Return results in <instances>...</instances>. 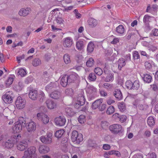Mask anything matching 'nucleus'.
Returning <instances> with one entry per match:
<instances>
[{
    "label": "nucleus",
    "instance_id": "54",
    "mask_svg": "<svg viewBox=\"0 0 158 158\" xmlns=\"http://www.w3.org/2000/svg\"><path fill=\"white\" fill-rule=\"evenodd\" d=\"M23 87V83L22 82L20 81L19 82L18 85L16 86L17 90L18 91L21 90Z\"/></svg>",
    "mask_w": 158,
    "mask_h": 158
},
{
    "label": "nucleus",
    "instance_id": "37",
    "mask_svg": "<svg viewBox=\"0 0 158 158\" xmlns=\"http://www.w3.org/2000/svg\"><path fill=\"white\" fill-rule=\"evenodd\" d=\"M115 111L114 108L112 106H109L107 108L106 111V113L109 115H110L113 114Z\"/></svg>",
    "mask_w": 158,
    "mask_h": 158
},
{
    "label": "nucleus",
    "instance_id": "41",
    "mask_svg": "<svg viewBox=\"0 0 158 158\" xmlns=\"http://www.w3.org/2000/svg\"><path fill=\"white\" fill-rule=\"evenodd\" d=\"M55 21L57 24L60 25L63 24L64 22L63 19L60 16L57 17L56 18Z\"/></svg>",
    "mask_w": 158,
    "mask_h": 158
},
{
    "label": "nucleus",
    "instance_id": "63",
    "mask_svg": "<svg viewBox=\"0 0 158 158\" xmlns=\"http://www.w3.org/2000/svg\"><path fill=\"white\" fill-rule=\"evenodd\" d=\"M143 155L141 154H136L134 155L132 158H143Z\"/></svg>",
    "mask_w": 158,
    "mask_h": 158
},
{
    "label": "nucleus",
    "instance_id": "12",
    "mask_svg": "<svg viewBox=\"0 0 158 158\" xmlns=\"http://www.w3.org/2000/svg\"><path fill=\"white\" fill-rule=\"evenodd\" d=\"M133 105L138 107L139 109L141 110H144L147 109L148 108V106L145 104H142L140 101L138 100H136L133 102Z\"/></svg>",
    "mask_w": 158,
    "mask_h": 158
},
{
    "label": "nucleus",
    "instance_id": "14",
    "mask_svg": "<svg viewBox=\"0 0 158 158\" xmlns=\"http://www.w3.org/2000/svg\"><path fill=\"white\" fill-rule=\"evenodd\" d=\"M46 103L47 107L49 109H54L57 107L56 103L51 100L48 99L46 101Z\"/></svg>",
    "mask_w": 158,
    "mask_h": 158
},
{
    "label": "nucleus",
    "instance_id": "20",
    "mask_svg": "<svg viewBox=\"0 0 158 158\" xmlns=\"http://www.w3.org/2000/svg\"><path fill=\"white\" fill-rule=\"evenodd\" d=\"M37 91L36 90H30L29 93V97L32 100H35L37 98Z\"/></svg>",
    "mask_w": 158,
    "mask_h": 158
},
{
    "label": "nucleus",
    "instance_id": "18",
    "mask_svg": "<svg viewBox=\"0 0 158 158\" xmlns=\"http://www.w3.org/2000/svg\"><path fill=\"white\" fill-rule=\"evenodd\" d=\"M39 151L41 154H46L49 151L50 148L47 146L41 145L39 147Z\"/></svg>",
    "mask_w": 158,
    "mask_h": 158
},
{
    "label": "nucleus",
    "instance_id": "64",
    "mask_svg": "<svg viewBox=\"0 0 158 158\" xmlns=\"http://www.w3.org/2000/svg\"><path fill=\"white\" fill-rule=\"evenodd\" d=\"M147 158H157L155 152H152Z\"/></svg>",
    "mask_w": 158,
    "mask_h": 158
},
{
    "label": "nucleus",
    "instance_id": "29",
    "mask_svg": "<svg viewBox=\"0 0 158 158\" xmlns=\"http://www.w3.org/2000/svg\"><path fill=\"white\" fill-rule=\"evenodd\" d=\"M14 77V76H11L8 78L6 81V84L7 87L12 84L13 81Z\"/></svg>",
    "mask_w": 158,
    "mask_h": 158
},
{
    "label": "nucleus",
    "instance_id": "17",
    "mask_svg": "<svg viewBox=\"0 0 158 158\" xmlns=\"http://www.w3.org/2000/svg\"><path fill=\"white\" fill-rule=\"evenodd\" d=\"M114 96L118 100H121L123 98L121 90L119 89H116L113 93Z\"/></svg>",
    "mask_w": 158,
    "mask_h": 158
},
{
    "label": "nucleus",
    "instance_id": "40",
    "mask_svg": "<svg viewBox=\"0 0 158 158\" xmlns=\"http://www.w3.org/2000/svg\"><path fill=\"white\" fill-rule=\"evenodd\" d=\"M69 0H64L63 2V6L65 10H69Z\"/></svg>",
    "mask_w": 158,
    "mask_h": 158
},
{
    "label": "nucleus",
    "instance_id": "19",
    "mask_svg": "<svg viewBox=\"0 0 158 158\" xmlns=\"http://www.w3.org/2000/svg\"><path fill=\"white\" fill-rule=\"evenodd\" d=\"M116 31L119 35H123L125 32V29L122 25H119L116 28Z\"/></svg>",
    "mask_w": 158,
    "mask_h": 158
},
{
    "label": "nucleus",
    "instance_id": "32",
    "mask_svg": "<svg viewBox=\"0 0 158 158\" xmlns=\"http://www.w3.org/2000/svg\"><path fill=\"white\" fill-rule=\"evenodd\" d=\"M4 145L6 148H10L14 146V143L11 140L8 139L5 143Z\"/></svg>",
    "mask_w": 158,
    "mask_h": 158
},
{
    "label": "nucleus",
    "instance_id": "42",
    "mask_svg": "<svg viewBox=\"0 0 158 158\" xmlns=\"http://www.w3.org/2000/svg\"><path fill=\"white\" fill-rule=\"evenodd\" d=\"M88 78L90 81H94L96 80V77L94 73H92L89 74Z\"/></svg>",
    "mask_w": 158,
    "mask_h": 158
},
{
    "label": "nucleus",
    "instance_id": "3",
    "mask_svg": "<svg viewBox=\"0 0 158 158\" xmlns=\"http://www.w3.org/2000/svg\"><path fill=\"white\" fill-rule=\"evenodd\" d=\"M25 123V121L23 117H20L18 121L15 122L12 129L14 133H19L22 130L23 127Z\"/></svg>",
    "mask_w": 158,
    "mask_h": 158
},
{
    "label": "nucleus",
    "instance_id": "22",
    "mask_svg": "<svg viewBox=\"0 0 158 158\" xmlns=\"http://www.w3.org/2000/svg\"><path fill=\"white\" fill-rule=\"evenodd\" d=\"M79 78L78 76L75 73H72L70 74V83L76 82Z\"/></svg>",
    "mask_w": 158,
    "mask_h": 158
},
{
    "label": "nucleus",
    "instance_id": "44",
    "mask_svg": "<svg viewBox=\"0 0 158 158\" xmlns=\"http://www.w3.org/2000/svg\"><path fill=\"white\" fill-rule=\"evenodd\" d=\"M114 79V74H110L106 77L105 81L108 82L110 81H112Z\"/></svg>",
    "mask_w": 158,
    "mask_h": 158
},
{
    "label": "nucleus",
    "instance_id": "7",
    "mask_svg": "<svg viewBox=\"0 0 158 158\" xmlns=\"http://www.w3.org/2000/svg\"><path fill=\"white\" fill-rule=\"evenodd\" d=\"M52 134L51 132L47 133L46 135H42L40 139L41 141L45 144H50L52 142Z\"/></svg>",
    "mask_w": 158,
    "mask_h": 158
},
{
    "label": "nucleus",
    "instance_id": "60",
    "mask_svg": "<svg viewBox=\"0 0 158 158\" xmlns=\"http://www.w3.org/2000/svg\"><path fill=\"white\" fill-rule=\"evenodd\" d=\"M151 135V131L149 130H146L144 132V135L146 137H149Z\"/></svg>",
    "mask_w": 158,
    "mask_h": 158
},
{
    "label": "nucleus",
    "instance_id": "21",
    "mask_svg": "<svg viewBox=\"0 0 158 158\" xmlns=\"http://www.w3.org/2000/svg\"><path fill=\"white\" fill-rule=\"evenodd\" d=\"M103 99L102 98L98 99L95 100L93 103L92 105V108L93 109H96L98 108L99 106L100 105L101 103L102 102Z\"/></svg>",
    "mask_w": 158,
    "mask_h": 158
},
{
    "label": "nucleus",
    "instance_id": "26",
    "mask_svg": "<svg viewBox=\"0 0 158 158\" xmlns=\"http://www.w3.org/2000/svg\"><path fill=\"white\" fill-rule=\"evenodd\" d=\"M68 76L66 75H64L62 77L60 82L61 85L63 87L66 86L68 84Z\"/></svg>",
    "mask_w": 158,
    "mask_h": 158
},
{
    "label": "nucleus",
    "instance_id": "4",
    "mask_svg": "<svg viewBox=\"0 0 158 158\" xmlns=\"http://www.w3.org/2000/svg\"><path fill=\"white\" fill-rule=\"evenodd\" d=\"M14 97L13 92L11 91H9L2 95V99L5 104H9L13 102Z\"/></svg>",
    "mask_w": 158,
    "mask_h": 158
},
{
    "label": "nucleus",
    "instance_id": "16",
    "mask_svg": "<svg viewBox=\"0 0 158 158\" xmlns=\"http://www.w3.org/2000/svg\"><path fill=\"white\" fill-rule=\"evenodd\" d=\"M50 97L51 98L55 99H60L61 98V93L57 90H55L50 94Z\"/></svg>",
    "mask_w": 158,
    "mask_h": 158
},
{
    "label": "nucleus",
    "instance_id": "33",
    "mask_svg": "<svg viewBox=\"0 0 158 158\" xmlns=\"http://www.w3.org/2000/svg\"><path fill=\"white\" fill-rule=\"evenodd\" d=\"M64 131L63 129H60L57 131L55 133V135L56 137L58 138H60L64 133Z\"/></svg>",
    "mask_w": 158,
    "mask_h": 158
},
{
    "label": "nucleus",
    "instance_id": "52",
    "mask_svg": "<svg viewBox=\"0 0 158 158\" xmlns=\"http://www.w3.org/2000/svg\"><path fill=\"white\" fill-rule=\"evenodd\" d=\"M64 60L65 64H68L69 63V56L68 54H65L64 55Z\"/></svg>",
    "mask_w": 158,
    "mask_h": 158
},
{
    "label": "nucleus",
    "instance_id": "39",
    "mask_svg": "<svg viewBox=\"0 0 158 158\" xmlns=\"http://www.w3.org/2000/svg\"><path fill=\"white\" fill-rule=\"evenodd\" d=\"M106 152L109 155L114 154L118 157H119L121 156L120 152L117 151L112 150L109 152Z\"/></svg>",
    "mask_w": 158,
    "mask_h": 158
},
{
    "label": "nucleus",
    "instance_id": "1",
    "mask_svg": "<svg viewBox=\"0 0 158 158\" xmlns=\"http://www.w3.org/2000/svg\"><path fill=\"white\" fill-rule=\"evenodd\" d=\"M21 136L20 134L15 136L14 139L16 140V147L17 149L21 151H23L26 149L28 147V142L25 140L19 141Z\"/></svg>",
    "mask_w": 158,
    "mask_h": 158
},
{
    "label": "nucleus",
    "instance_id": "48",
    "mask_svg": "<svg viewBox=\"0 0 158 158\" xmlns=\"http://www.w3.org/2000/svg\"><path fill=\"white\" fill-rule=\"evenodd\" d=\"M113 86V84H110L107 83H105L103 85V87L107 90L112 89Z\"/></svg>",
    "mask_w": 158,
    "mask_h": 158
},
{
    "label": "nucleus",
    "instance_id": "9",
    "mask_svg": "<svg viewBox=\"0 0 158 158\" xmlns=\"http://www.w3.org/2000/svg\"><path fill=\"white\" fill-rule=\"evenodd\" d=\"M109 129L112 133L116 134L121 131L122 127L121 125L118 124H114L110 125Z\"/></svg>",
    "mask_w": 158,
    "mask_h": 158
},
{
    "label": "nucleus",
    "instance_id": "6",
    "mask_svg": "<svg viewBox=\"0 0 158 158\" xmlns=\"http://www.w3.org/2000/svg\"><path fill=\"white\" fill-rule=\"evenodd\" d=\"M71 139L73 142L79 144L83 141V135L81 133L79 134L77 131H73L72 133Z\"/></svg>",
    "mask_w": 158,
    "mask_h": 158
},
{
    "label": "nucleus",
    "instance_id": "61",
    "mask_svg": "<svg viewBox=\"0 0 158 158\" xmlns=\"http://www.w3.org/2000/svg\"><path fill=\"white\" fill-rule=\"evenodd\" d=\"M152 34L155 36H158V29L156 28L153 29L152 31Z\"/></svg>",
    "mask_w": 158,
    "mask_h": 158
},
{
    "label": "nucleus",
    "instance_id": "34",
    "mask_svg": "<svg viewBox=\"0 0 158 158\" xmlns=\"http://www.w3.org/2000/svg\"><path fill=\"white\" fill-rule=\"evenodd\" d=\"M147 123L150 126L154 125L155 123L154 118L152 116L149 117L148 118Z\"/></svg>",
    "mask_w": 158,
    "mask_h": 158
},
{
    "label": "nucleus",
    "instance_id": "36",
    "mask_svg": "<svg viewBox=\"0 0 158 158\" xmlns=\"http://www.w3.org/2000/svg\"><path fill=\"white\" fill-rule=\"evenodd\" d=\"M94 47V46L93 43H89L87 46V50L89 52H91L93 51Z\"/></svg>",
    "mask_w": 158,
    "mask_h": 158
},
{
    "label": "nucleus",
    "instance_id": "56",
    "mask_svg": "<svg viewBox=\"0 0 158 158\" xmlns=\"http://www.w3.org/2000/svg\"><path fill=\"white\" fill-rule=\"evenodd\" d=\"M145 66L146 69L149 70L151 68L152 64L149 61H147L145 63Z\"/></svg>",
    "mask_w": 158,
    "mask_h": 158
},
{
    "label": "nucleus",
    "instance_id": "11",
    "mask_svg": "<svg viewBox=\"0 0 158 158\" xmlns=\"http://www.w3.org/2000/svg\"><path fill=\"white\" fill-rule=\"evenodd\" d=\"M55 122L56 126L61 127L64 126L65 125L66 120L64 117L60 116L55 118Z\"/></svg>",
    "mask_w": 158,
    "mask_h": 158
},
{
    "label": "nucleus",
    "instance_id": "49",
    "mask_svg": "<svg viewBox=\"0 0 158 158\" xmlns=\"http://www.w3.org/2000/svg\"><path fill=\"white\" fill-rule=\"evenodd\" d=\"M78 120L80 123H84L85 120V116L84 115H80L78 118Z\"/></svg>",
    "mask_w": 158,
    "mask_h": 158
},
{
    "label": "nucleus",
    "instance_id": "23",
    "mask_svg": "<svg viewBox=\"0 0 158 158\" xmlns=\"http://www.w3.org/2000/svg\"><path fill=\"white\" fill-rule=\"evenodd\" d=\"M30 11L31 10L29 8H22L19 10V14L20 16H25L30 13Z\"/></svg>",
    "mask_w": 158,
    "mask_h": 158
},
{
    "label": "nucleus",
    "instance_id": "31",
    "mask_svg": "<svg viewBox=\"0 0 158 158\" xmlns=\"http://www.w3.org/2000/svg\"><path fill=\"white\" fill-rule=\"evenodd\" d=\"M32 64L34 66L36 67L40 65L41 64V62L40 59L36 58L33 60Z\"/></svg>",
    "mask_w": 158,
    "mask_h": 158
},
{
    "label": "nucleus",
    "instance_id": "45",
    "mask_svg": "<svg viewBox=\"0 0 158 158\" xmlns=\"http://www.w3.org/2000/svg\"><path fill=\"white\" fill-rule=\"evenodd\" d=\"M94 72L96 74L99 76L101 75L103 73V71L102 69L98 67L95 69Z\"/></svg>",
    "mask_w": 158,
    "mask_h": 158
},
{
    "label": "nucleus",
    "instance_id": "2",
    "mask_svg": "<svg viewBox=\"0 0 158 158\" xmlns=\"http://www.w3.org/2000/svg\"><path fill=\"white\" fill-rule=\"evenodd\" d=\"M36 151L35 147H30L24 151L23 156L21 158H36L37 157Z\"/></svg>",
    "mask_w": 158,
    "mask_h": 158
},
{
    "label": "nucleus",
    "instance_id": "28",
    "mask_svg": "<svg viewBox=\"0 0 158 158\" xmlns=\"http://www.w3.org/2000/svg\"><path fill=\"white\" fill-rule=\"evenodd\" d=\"M76 47L79 51H81L84 48V42L82 41L79 40L76 42Z\"/></svg>",
    "mask_w": 158,
    "mask_h": 158
},
{
    "label": "nucleus",
    "instance_id": "25",
    "mask_svg": "<svg viewBox=\"0 0 158 158\" xmlns=\"http://www.w3.org/2000/svg\"><path fill=\"white\" fill-rule=\"evenodd\" d=\"M56 85L54 83H51L47 85L45 89L48 92L53 90L56 88Z\"/></svg>",
    "mask_w": 158,
    "mask_h": 158
},
{
    "label": "nucleus",
    "instance_id": "30",
    "mask_svg": "<svg viewBox=\"0 0 158 158\" xmlns=\"http://www.w3.org/2000/svg\"><path fill=\"white\" fill-rule=\"evenodd\" d=\"M118 107L121 112H126L125 105L124 103H119L118 105Z\"/></svg>",
    "mask_w": 158,
    "mask_h": 158
},
{
    "label": "nucleus",
    "instance_id": "47",
    "mask_svg": "<svg viewBox=\"0 0 158 158\" xmlns=\"http://www.w3.org/2000/svg\"><path fill=\"white\" fill-rule=\"evenodd\" d=\"M151 17L148 15H145L143 18V22L145 24H147L149 22V19Z\"/></svg>",
    "mask_w": 158,
    "mask_h": 158
},
{
    "label": "nucleus",
    "instance_id": "55",
    "mask_svg": "<svg viewBox=\"0 0 158 158\" xmlns=\"http://www.w3.org/2000/svg\"><path fill=\"white\" fill-rule=\"evenodd\" d=\"M73 12L75 15L77 19H79L81 17V15L78 12V10L77 9L74 10Z\"/></svg>",
    "mask_w": 158,
    "mask_h": 158
},
{
    "label": "nucleus",
    "instance_id": "43",
    "mask_svg": "<svg viewBox=\"0 0 158 158\" xmlns=\"http://www.w3.org/2000/svg\"><path fill=\"white\" fill-rule=\"evenodd\" d=\"M94 64V60L92 58H90L86 63V65L89 67H92Z\"/></svg>",
    "mask_w": 158,
    "mask_h": 158
},
{
    "label": "nucleus",
    "instance_id": "10",
    "mask_svg": "<svg viewBox=\"0 0 158 158\" xmlns=\"http://www.w3.org/2000/svg\"><path fill=\"white\" fill-rule=\"evenodd\" d=\"M37 118L39 121H41L44 123H48L49 120V118L48 115L44 113H38L37 114Z\"/></svg>",
    "mask_w": 158,
    "mask_h": 158
},
{
    "label": "nucleus",
    "instance_id": "24",
    "mask_svg": "<svg viewBox=\"0 0 158 158\" xmlns=\"http://www.w3.org/2000/svg\"><path fill=\"white\" fill-rule=\"evenodd\" d=\"M88 22L89 25L91 27H95L98 24V21L93 18H90L89 19Z\"/></svg>",
    "mask_w": 158,
    "mask_h": 158
},
{
    "label": "nucleus",
    "instance_id": "53",
    "mask_svg": "<svg viewBox=\"0 0 158 158\" xmlns=\"http://www.w3.org/2000/svg\"><path fill=\"white\" fill-rule=\"evenodd\" d=\"M127 118V117L126 115H120L119 120L121 123H123L126 121Z\"/></svg>",
    "mask_w": 158,
    "mask_h": 158
},
{
    "label": "nucleus",
    "instance_id": "50",
    "mask_svg": "<svg viewBox=\"0 0 158 158\" xmlns=\"http://www.w3.org/2000/svg\"><path fill=\"white\" fill-rule=\"evenodd\" d=\"M68 143L67 142L65 143H63V145L62 149L63 151L64 152H66L68 151Z\"/></svg>",
    "mask_w": 158,
    "mask_h": 158
},
{
    "label": "nucleus",
    "instance_id": "13",
    "mask_svg": "<svg viewBox=\"0 0 158 158\" xmlns=\"http://www.w3.org/2000/svg\"><path fill=\"white\" fill-rule=\"evenodd\" d=\"M26 127L27 131L29 132L34 131L36 128L35 123L33 121H31L27 123Z\"/></svg>",
    "mask_w": 158,
    "mask_h": 158
},
{
    "label": "nucleus",
    "instance_id": "62",
    "mask_svg": "<svg viewBox=\"0 0 158 158\" xmlns=\"http://www.w3.org/2000/svg\"><path fill=\"white\" fill-rule=\"evenodd\" d=\"M89 90L91 92V93L95 92L97 91V89L94 86L91 85L89 87Z\"/></svg>",
    "mask_w": 158,
    "mask_h": 158
},
{
    "label": "nucleus",
    "instance_id": "15",
    "mask_svg": "<svg viewBox=\"0 0 158 158\" xmlns=\"http://www.w3.org/2000/svg\"><path fill=\"white\" fill-rule=\"evenodd\" d=\"M141 76L143 80L145 83H149L151 82L152 81V77L149 74H143Z\"/></svg>",
    "mask_w": 158,
    "mask_h": 158
},
{
    "label": "nucleus",
    "instance_id": "59",
    "mask_svg": "<svg viewBox=\"0 0 158 158\" xmlns=\"http://www.w3.org/2000/svg\"><path fill=\"white\" fill-rule=\"evenodd\" d=\"M134 59H138L139 58L140 56L138 52L137 51L135 52L133 54Z\"/></svg>",
    "mask_w": 158,
    "mask_h": 158
},
{
    "label": "nucleus",
    "instance_id": "57",
    "mask_svg": "<svg viewBox=\"0 0 158 158\" xmlns=\"http://www.w3.org/2000/svg\"><path fill=\"white\" fill-rule=\"evenodd\" d=\"M99 93L101 96L103 97H105L107 96V92L104 90H99Z\"/></svg>",
    "mask_w": 158,
    "mask_h": 158
},
{
    "label": "nucleus",
    "instance_id": "51",
    "mask_svg": "<svg viewBox=\"0 0 158 158\" xmlns=\"http://www.w3.org/2000/svg\"><path fill=\"white\" fill-rule=\"evenodd\" d=\"M63 44L65 47H68L69 46V38L68 37L64 39Z\"/></svg>",
    "mask_w": 158,
    "mask_h": 158
},
{
    "label": "nucleus",
    "instance_id": "58",
    "mask_svg": "<svg viewBox=\"0 0 158 158\" xmlns=\"http://www.w3.org/2000/svg\"><path fill=\"white\" fill-rule=\"evenodd\" d=\"M106 104H102L101 106L100 105L98 108V109L99 111H102L104 110L106 108Z\"/></svg>",
    "mask_w": 158,
    "mask_h": 158
},
{
    "label": "nucleus",
    "instance_id": "8",
    "mask_svg": "<svg viewBox=\"0 0 158 158\" xmlns=\"http://www.w3.org/2000/svg\"><path fill=\"white\" fill-rule=\"evenodd\" d=\"M26 101L20 96L18 97L15 102V104L16 107L19 109H21L24 108L25 106Z\"/></svg>",
    "mask_w": 158,
    "mask_h": 158
},
{
    "label": "nucleus",
    "instance_id": "35",
    "mask_svg": "<svg viewBox=\"0 0 158 158\" xmlns=\"http://www.w3.org/2000/svg\"><path fill=\"white\" fill-rule=\"evenodd\" d=\"M140 85L139 82L138 80H135L133 83H132V89L133 90H138L139 87Z\"/></svg>",
    "mask_w": 158,
    "mask_h": 158
},
{
    "label": "nucleus",
    "instance_id": "5",
    "mask_svg": "<svg viewBox=\"0 0 158 158\" xmlns=\"http://www.w3.org/2000/svg\"><path fill=\"white\" fill-rule=\"evenodd\" d=\"M85 99L84 95V91H81V93L78 94L77 101L75 103L74 106L76 108H79L81 106H83L85 103Z\"/></svg>",
    "mask_w": 158,
    "mask_h": 158
},
{
    "label": "nucleus",
    "instance_id": "46",
    "mask_svg": "<svg viewBox=\"0 0 158 158\" xmlns=\"http://www.w3.org/2000/svg\"><path fill=\"white\" fill-rule=\"evenodd\" d=\"M125 85L128 89H131L132 88V82L130 80H128L125 83Z\"/></svg>",
    "mask_w": 158,
    "mask_h": 158
},
{
    "label": "nucleus",
    "instance_id": "27",
    "mask_svg": "<svg viewBox=\"0 0 158 158\" xmlns=\"http://www.w3.org/2000/svg\"><path fill=\"white\" fill-rule=\"evenodd\" d=\"M118 68L119 70H121L122 68L125 66L126 65L125 60L124 59L121 58L118 61Z\"/></svg>",
    "mask_w": 158,
    "mask_h": 158
},
{
    "label": "nucleus",
    "instance_id": "38",
    "mask_svg": "<svg viewBox=\"0 0 158 158\" xmlns=\"http://www.w3.org/2000/svg\"><path fill=\"white\" fill-rule=\"evenodd\" d=\"M18 74L21 77H24L27 74L26 70L23 69H19L18 70Z\"/></svg>",
    "mask_w": 158,
    "mask_h": 158
}]
</instances>
